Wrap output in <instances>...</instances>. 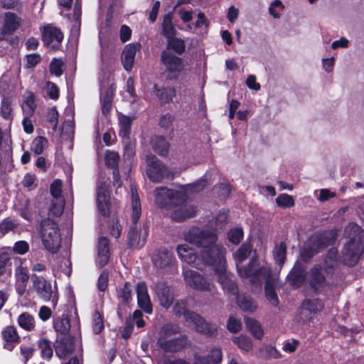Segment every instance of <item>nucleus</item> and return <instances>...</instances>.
<instances>
[{"label":"nucleus","mask_w":364,"mask_h":364,"mask_svg":"<svg viewBox=\"0 0 364 364\" xmlns=\"http://www.w3.org/2000/svg\"><path fill=\"white\" fill-rule=\"evenodd\" d=\"M226 220L225 210H220L216 218L208 221L205 229L193 227L185 235L186 241L201 247V258L198 257L188 245H178L177 253L181 260L197 268H199L200 259L210 265L218 275L223 289L235 294L237 292L236 285L226 269V250L216 243V232L223 230Z\"/></svg>","instance_id":"1"},{"label":"nucleus","mask_w":364,"mask_h":364,"mask_svg":"<svg viewBox=\"0 0 364 364\" xmlns=\"http://www.w3.org/2000/svg\"><path fill=\"white\" fill-rule=\"evenodd\" d=\"M206 182L200 179L193 184L176 188H157L154 191L155 201L162 208L169 210L170 218L179 222L194 217L197 213L195 205L185 203L192 192L203 189Z\"/></svg>","instance_id":"2"},{"label":"nucleus","mask_w":364,"mask_h":364,"mask_svg":"<svg viewBox=\"0 0 364 364\" xmlns=\"http://www.w3.org/2000/svg\"><path fill=\"white\" fill-rule=\"evenodd\" d=\"M251 250L250 245L243 244L235 252L234 259L237 272L241 277L249 278L251 282H260L265 277V273L262 274V272L266 270L268 266L259 264L256 259H252L247 267L241 265L242 262L250 256Z\"/></svg>","instance_id":"3"},{"label":"nucleus","mask_w":364,"mask_h":364,"mask_svg":"<svg viewBox=\"0 0 364 364\" xmlns=\"http://www.w3.org/2000/svg\"><path fill=\"white\" fill-rule=\"evenodd\" d=\"M345 234L350 241L343 247V260L348 265H353L364 250V231L359 225L350 223L346 228Z\"/></svg>","instance_id":"4"},{"label":"nucleus","mask_w":364,"mask_h":364,"mask_svg":"<svg viewBox=\"0 0 364 364\" xmlns=\"http://www.w3.org/2000/svg\"><path fill=\"white\" fill-rule=\"evenodd\" d=\"M186 342V336L180 333L177 325L166 324L159 331L157 344L166 351L174 352L183 348Z\"/></svg>","instance_id":"5"},{"label":"nucleus","mask_w":364,"mask_h":364,"mask_svg":"<svg viewBox=\"0 0 364 364\" xmlns=\"http://www.w3.org/2000/svg\"><path fill=\"white\" fill-rule=\"evenodd\" d=\"M174 311L178 315H183L187 323L194 325L196 331L206 337L214 336L217 332L215 325L206 322L200 315L189 311L187 309L186 301H177L173 306Z\"/></svg>","instance_id":"6"},{"label":"nucleus","mask_w":364,"mask_h":364,"mask_svg":"<svg viewBox=\"0 0 364 364\" xmlns=\"http://www.w3.org/2000/svg\"><path fill=\"white\" fill-rule=\"evenodd\" d=\"M41 235L44 247L50 252H56L61 243V235L58 225L50 219L43 220Z\"/></svg>","instance_id":"7"},{"label":"nucleus","mask_w":364,"mask_h":364,"mask_svg":"<svg viewBox=\"0 0 364 364\" xmlns=\"http://www.w3.org/2000/svg\"><path fill=\"white\" fill-rule=\"evenodd\" d=\"M146 163L147 176L153 182L159 183L164 178H171L173 177V173L155 156L152 154L147 155Z\"/></svg>","instance_id":"8"},{"label":"nucleus","mask_w":364,"mask_h":364,"mask_svg":"<svg viewBox=\"0 0 364 364\" xmlns=\"http://www.w3.org/2000/svg\"><path fill=\"white\" fill-rule=\"evenodd\" d=\"M183 275L186 285L190 288L200 291H211V281L200 273L193 269H184Z\"/></svg>","instance_id":"9"},{"label":"nucleus","mask_w":364,"mask_h":364,"mask_svg":"<svg viewBox=\"0 0 364 364\" xmlns=\"http://www.w3.org/2000/svg\"><path fill=\"white\" fill-rule=\"evenodd\" d=\"M33 288L41 298L47 301L51 300L53 306L58 303V292L55 287H53L50 282L42 277L36 276L33 279Z\"/></svg>","instance_id":"10"},{"label":"nucleus","mask_w":364,"mask_h":364,"mask_svg":"<svg viewBox=\"0 0 364 364\" xmlns=\"http://www.w3.org/2000/svg\"><path fill=\"white\" fill-rule=\"evenodd\" d=\"M97 203L100 213L106 216L109 213V191L107 181H100L97 188Z\"/></svg>","instance_id":"11"},{"label":"nucleus","mask_w":364,"mask_h":364,"mask_svg":"<svg viewBox=\"0 0 364 364\" xmlns=\"http://www.w3.org/2000/svg\"><path fill=\"white\" fill-rule=\"evenodd\" d=\"M161 61L166 70L168 72L170 77H176L183 69L181 59L168 51L162 53Z\"/></svg>","instance_id":"12"},{"label":"nucleus","mask_w":364,"mask_h":364,"mask_svg":"<svg viewBox=\"0 0 364 364\" xmlns=\"http://www.w3.org/2000/svg\"><path fill=\"white\" fill-rule=\"evenodd\" d=\"M223 353L219 348H214L211 350L208 357L200 356L198 354L194 355L193 364H218L222 361ZM167 364H186L181 360H176L168 362Z\"/></svg>","instance_id":"13"},{"label":"nucleus","mask_w":364,"mask_h":364,"mask_svg":"<svg viewBox=\"0 0 364 364\" xmlns=\"http://www.w3.org/2000/svg\"><path fill=\"white\" fill-rule=\"evenodd\" d=\"M141 48V45L138 42L131 43L124 46L122 53V63L127 71L132 69L135 56L138 52H140Z\"/></svg>","instance_id":"14"},{"label":"nucleus","mask_w":364,"mask_h":364,"mask_svg":"<svg viewBox=\"0 0 364 364\" xmlns=\"http://www.w3.org/2000/svg\"><path fill=\"white\" fill-rule=\"evenodd\" d=\"M151 289L156 294L159 303L163 307L168 309L171 306L173 297L169 287L165 283H155L151 287Z\"/></svg>","instance_id":"15"},{"label":"nucleus","mask_w":364,"mask_h":364,"mask_svg":"<svg viewBox=\"0 0 364 364\" xmlns=\"http://www.w3.org/2000/svg\"><path fill=\"white\" fill-rule=\"evenodd\" d=\"M136 291L139 306L146 313L151 314L152 312V305L146 284L144 282L138 283L136 287Z\"/></svg>","instance_id":"16"},{"label":"nucleus","mask_w":364,"mask_h":364,"mask_svg":"<svg viewBox=\"0 0 364 364\" xmlns=\"http://www.w3.org/2000/svg\"><path fill=\"white\" fill-rule=\"evenodd\" d=\"M329 240L326 237L321 234H315L309 240L306 248L304 250V256L311 257L317 252L321 248L328 245Z\"/></svg>","instance_id":"17"},{"label":"nucleus","mask_w":364,"mask_h":364,"mask_svg":"<svg viewBox=\"0 0 364 364\" xmlns=\"http://www.w3.org/2000/svg\"><path fill=\"white\" fill-rule=\"evenodd\" d=\"M74 350L73 339L70 336H65L56 341L55 353L57 356L63 359L72 354Z\"/></svg>","instance_id":"18"},{"label":"nucleus","mask_w":364,"mask_h":364,"mask_svg":"<svg viewBox=\"0 0 364 364\" xmlns=\"http://www.w3.org/2000/svg\"><path fill=\"white\" fill-rule=\"evenodd\" d=\"M21 25V18L15 14L6 12L4 16V24L1 28V34L11 35L16 31Z\"/></svg>","instance_id":"19"},{"label":"nucleus","mask_w":364,"mask_h":364,"mask_svg":"<svg viewBox=\"0 0 364 364\" xmlns=\"http://www.w3.org/2000/svg\"><path fill=\"white\" fill-rule=\"evenodd\" d=\"M109 259V241L106 237H100L97 245V257L96 262L102 267L107 264Z\"/></svg>","instance_id":"20"},{"label":"nucleus","mask_w":364,"mask_h":364,"mask_svg":"<svg viewBox=\"0 0 364 364\" xmlns=\"http://www.w3.org/2000/svg\"><path fill=\"white\" fill-rule=\"evenodd\" d=\"M42 38L45 44L50 45L54 42L60 43L63 38V35L58 28L46 26L43 27Z\"/></svg>","instance_id":"21"},{"label":"nucleus","mask_w":364,"mask_h":364,"mask_svg":"<svg viewBox=\"0 0 364 364\" xmlns=\"http://www.w3.org/2000/svg\"><path fill=\"white\" fill-rule=\"evenodd\" d=\"M262 274L265 273V277L263 278L260 282H258L261 283L262 280H264V279L266 280V284H265L266 297L273 306H277L279 303V300H278L277 296L273 289L274 279H272L271 277L269 267L266 269V270H264L263 272H262ZM257 282H256L255 283H257Z\"/></svg>","instance_id":"22"},{"label":"nucleus","mask_w":364,"mask_h":364,"mask_svg":"<svg viewBox=\"0 0 364 364\" xmlns=\"http://www.w3.org/2000/svg\"><path fill=\"white\" fill-rule=\"evenodd\" d=\"M2 337L4 341V348L9 350H12L19 340L16 329L14 326L6 327L2 331Z\"/></svg>","instance_id":"23"},{"label":"nucleus","mask_w":364,"mask_h":364,"mask_svg":"<svg viewBox=\"0 0 364 364\" xmlns=\"http://www.w3.org/2000/svg\"><path fill=\"white\" fill-rule=\"evenodd\" d=\"M146 232L139 231L136 226L132 227L128 233V244L132 247H141L145 242Z\"/></svg>","instance_id":"24"},{"label":"nucleus","mask_w":364,"mask_h":364,"mask_svg":"<svg viewBox=\"0 0 364 364\" xmlns=\"http://www.w3.org/2000/svg\"><path fill=\"white\" fill-rule=\"evenodd\" d=\"M131 193H132V215L131 219L134 224H135L139 219L141 213V207L139 200V197L136 193L135 186L131 185Z\"/></svg>","instance_id":"25"},{"label":"nucleus","mask_w":364,"mask_h":364,"mask_svg":"<svg viewBox=\"0 0 364 364\" xmlns=\"http://www.w3.org/2000/svg\"><path fill=\"white\" fill-rule=\"evenodd\" d=\"M153 262L156 267L164 268L170 265L173 261V255L168 250H162L153 256Z\"/></svg>","instance_id":"26"},{"label":"nucleus","mask_w":364,"mask_h":364,"mask_svg":"<svg viewBox=\"0 0 364 364\" xmlns=\"http://www.w3.org/2000/svg\"><path fill=\"white\" fill-rule=\"evenodd\" d=\"M321 267H315L311 270V277L310 280L311 287L316 291H322L324 287V276Z\"/></svg>","instance_id":"27"},{"label":"nucleus","mask_w":364,"mask_h":364,"mask_svg":"<svg viewBox=\"0 0 364 364\" xmlns=\"http://www.w3.org/2000/svg\"><path fill=\"white\" fill-rule=\"evenodd\" d=\"M153 89L161 103H167L172 101L175 96V90L171 87L159 88L157 85H153Z\"/></svg>","instance_id":"28"},{"label":"nucleus","mask_w":364,"mask_h":364,"mask_svg":"<svg viewBox=\"0 0 364 364\" xmlns=\"http://www.w3.org/2000/svg\"><path fill=\"white\" fill-rule=\"evenodd\" d=\"M118 119L119 126V135L122 137V139L128 140L130 134L132 119L129 116L120 113L118 114Z\"/></svg>","instance_id":"29"},{"label":"nucleus","mask_w":364,"mask_h":364,"mask_svg":"<svg viewBox=\"0 0 364 364\" xmlns=\"http://www.w3.org/2000/svg\"><path fill=\"white\" fill-rule=\"evenodd\" d=\"M173 14L169 12L164 17L162 23V34L167 38L174 36L176 30L172 23Z\"/></svg>","instance_id":"30"},{"label":"nucleus","mask_w":364,"mask_h":364,"mask_svg":"<svg viewBox=\"0 0 364 364\" xmlns=\"http://www.w3.org/2000/svg\"><path fill=\"white\" fill-rule=\"evenodd\" d=\"M305 277L304 271L297 267H294L287 277L290 284L294 287L300 286L305 280Z\"/></svg>","instance_id":"31"},{"label":"nucleus","mask_w":364,"mask_h":364,"mask_svg":"<svg viewBox=\"0 0 364 364\" xmlns=\"http://www.w3.org/2000/svg\"><path fill=\"white\" fill-rule=\"evenodd\" d=\"M18 323L20 327L28 331H33L36 326L34 317L27 312L18 316Z\"/></svg>","instance_id":"32"},{"label":"nucleus","mask_w":364,"mask_h":364,"mask_svg":"<svg viewBox=\"0 0 364 364\" xmlns=\"http://www.w3.org/2000/svg\"><path fill=\"white\" fill-rule=\"evenodd\" d=\"M36 108L35 97L33 93L28 92L24 96L22 104V109L23 112L28 117L33 114Z\"/></svg>","instance_id":"33"},{"label":"nucleus","mask_w":364,"mask_h":364,"mask_svg":"<svg viewBox=\"0 0 364 364\" xmlns=\"http://www.w3.org/2000/svg\"><path fill=\"white\" fill-rule=\"evenodd\" d=\"M154 150L159 154L164 156L168 153V144L166 139L162 136H155L151 140Z\"/></svg>","instance_id":"34"},{"label":"nucleus","mask_w":364,"mask_h":364,"mask_svg":"<svg viewBox=\"0 0 364 364\" xmlns=\"http://www.w3.org/2000/svg\"><path fill=\"white\" fill-rule=\"evenodd\" d=\"M245 322L247 329L256 338H262L263 336V331L260 324L256 320L246 317L245 318Z\"/></svg>","instance_id":"35"},{"label":"nucleus","mask_w":364,"mask_h":364,"mask_svg":"<svg viewBox=\"0 0 364 364\" xmlns=\"http://www.w3.org/2000/svg\"><path fill=\"white\" fill-rule=\"evenodd\" d=\"M237 303L240 308L245 311L252 312L257 308L256 302L249 296H238Z\"/></svg>","instance_id":"36"},{"label":"nucleus","mask_w":364,"mask_h":364,"mask_svg":"<svg viewBox=\"0 0 364 364\" xmlns=\"http://www.w3.org/2000/svg\"><path fill=\"white\" fill-rule=\"evenodd\" d=\"M234 343L244 352H249L252 348V343L249 337L245 335H240L237 337H234L232 339Z\"/></svg>","instance_id":"37"},{"label":"nucleus","mask_w":364,"mask_h":364,"mask_svg":"<svg viewBox=\"0 0 364 364\" xmlns=\"http://www.w3.org/2000/svg\"><path fill=\"white\" fill-rule=\"evenodd\" d=\"M304 310H306L310 313H316L323 308V302L319 299H306L302 304Z\"/></svg>","instance_id":"38"},{"label":"nucleus","mask_w":364,"mask_h":364,"mask_svg":"<svg viewBox=\"0 0 364 364\" xmlns=\"http://www.w3.org/2000/svg\"><path fill=\"white\" fill-rule=\"evenodd\" d=\"M16 277L17 279L18 283H22V287H17V291L19 294H22L24 291L25 285L24 284L28 281V271L26 269L19 267L16 270Z\"/></svg>","instance_id":"39"},{"label":"nucleus","mask_w":364,"mask_h":364,"mask_svg":"<svg viewBox=\"0 0 364 364\" xmlns=\"http://www.w3.org/2000/svg\"><path fill=\"white\" fill-rule=\"evenodd\" d=\"M48 140L44 136H38L32 142L31 150L36 154H41L48 146Z\"/></svg>","instance_id":"40"},{"label":"nucleus","mask_w":364,"mask_h":364,"mask_svg":"<svg viewBox=\"0 0 364 364\" xmlns=\"http://www.w3.org/2000/svg\"><path fill=\"white\" fill-rule=\"evenodd\" d=\"M68 118L64 121L62 126V132L63 134H67L68 137L72 136L74 133V118L72 110H69Z\"/></svg>","instance_id":"41"},{"label":"nucleus","mask_w":364,"mask_h":364,"mask_svg":"<svg viewBox=\"0 0 364 364\" xmlns=\"http://www.w3.org/2000/svg\"><path fill=\"white\" fill-rule=\"evenodd\" d=\"M65 201L63 198L53 200L49 209V215L59 217L63 212Z\"/></svg>","instance_id":"42"},{"label":"nucleus","mask_w":364,"mask_h":364,"mask_svg":"<svg viewBox=\"0 0 364 364\" xmlns=\"http://www.w3.org/2000/svg\"><path fill=\"white\" fill-rule=\"evenodd\" d=\"M286 245L284 243L281 242L279 245H277L274 250V257L275 261L279 264L281 267L284 264L286 259Z\"/></svg>","instance_id":"43"},{"label":"nucleus","mask_w":364,"mask_h":364,"mask_svg":"<svg viewBox=\"0 0 364 364\" xmlns=\"http://www.w3.org/2000/svg\"><path fill=\"white\" fill-rule=\"evenodd\" d=\"M38 347L43 358H50L53 355V348L50 342L45 338L38 341Z\"/></svg>","instance_id":"44"},{"label":"nucleus","mask_w":364,"mask_h":364,"mask_svg":"<svg viewBox=\"0 0 364 364\" xmlns=\"http://www.w3.org/2000/svg\"><path fill=\"white\" fill-rule=\"evenodd\" d=\"M168 46L179 54L182 53L185 50L184 41L181 38H174L173 36L168 38Z\"/></svg>","instance_id":"45"},{"label":"nucleus","mask_w":364,"mask_h":364,"mask_svg":"<svg viewBox=\"0 0 364 364\" xmlns=\"http://www.w3.org/2000/svg\"><path fill=\"white\" fill-rule=\"evenodd\" d=\"M12 107L11 101L8 98L4 97L1 107V114L6 119H11Z\"/></svg>","instance_id":"46"},{"label":"nucleus","mask_w":364,"mask_h":364,"mask_svg":"<svg viewBox=\"0 0 364 364\" xmlns=\"http://www.w3.org/2000/svg\"><path fill=\"white\" fill-rule=\"evenodd\" d=\"M124 144V157L127 159H131L135 154V142L128 138V140L123 139Z\"/></svg>","instance_id":"47"},{"label":"nucleus","mask_w":364,"mask_h":364,"mask_svg":"<svg viewBox=\"0 0 364 364\" xmlns=\"http://www.w3.org/2000/svg\"><path fill=\"white\" fill-rule=\"evenodd\" d=\"M277 204L280 207L289 208L294 205V199L287 194H280L276 198Z\"/></svg>","instance_id":"48"},{"label":"nucleus","mask_w":364,"mask_h":364,"mask_svg":"<svg viewBox=\"0 0 364 364\" xmlns=\"http://www.w3.org/2000/svg\"><path fill=\"white\" fill-rule=\"evenodd\" d=\"M243 237V231L242 229L236 228L230 230L228 237L230 242L233 244L237 245Z\"/></svg>","instance_id":"49"},{"label":"nucleus","mask_w":364,"mask_h":364,"mask_svg":"<svg viewBox=\"0 0 364 364\" xmlns=\"http://www.w3.org/2000/svg\"><path fill=\"white\" fill-rule=\"evenodd\" d=\"M117 294L123 302L129 303V300L132 299V290L130 285L126 283L122 288L117 291Z\"/></svg>","instance_id":"50"},{"label":"nucleus","mask_w":364,"mask_h":364,"mask_svg":"<svg viewBox=\"0 0 364 364\" xmlns=\"http://www.w3.org/2000/svg\"><path fill=\"white\" fill-rule=\"evenodd\" d=\"M124 97L131 103H133L135 101L136 96L134 89V80L132 77L128 78L127 80V90Z\"/></svg>","instance_id":"51"},{"label":"nucleus","mask_w":364,"mask_h":364,"mask_svg":"<svg viewBox=\"0 0 364 364\" xmlns=\"http://www.w3.org/2000/svg\"><path fill=\"white\" fill-rule=\"evenodd\" d=\"M284 9V5L280 0H274L269 8V14L274 18H279L280 12Z\"/></svg>","instance_id":"52"},{"label":"nucleus","mask_w":364,"mask_h":364,"mask_svg":"<svg viewBox=\"0 0 364 364\" xmlns=\"http://www.w3.org/2000/svg\"><path fill=\"white\" fill-rule=\"evenodd\" d=\"M62 181L59 179L55 180L50 185V193L54 200L63 198L61 196Z\"/></svg>","instance_id":"53"},{"label":"nucleus","mask_w":364,"mask_h":364,"mask_svg":"<svg viewBox=\"0 0 364 364\" xmlns=\"http://www.w3.org/2000/svg\"><path fill=\"white\" fill-rule=\"evenodd\" d=\"M93 331L95 333H99L104 328L102 317L99 312H95L93 314Z\"/></svg>","instance_id":"54"},{"label":"nucleus","mask_w":364,"mask_h":364,"mask_svg":"<svg viewBox=\"0 0 364 364\" xmlns=\"http://www.w3.org/2000/svg\"><path fill=\"white\" fill-rule=\"evenodd\" d=\"M119 159V155L116 152L110 151L106 152L105 162L108 166L115 168L118 164Z\"/></svg>","instance_id":"55"},{"label":"nucleus","mask_w":364,"mask_h":364,"mask_svg":"<svg viewBox=\"0 0 364 364\" xmlns=\"http://www.w3.org/2000/svg\"><path fill=\"white\" fill-rule=\"evenodd\" d=\"M16 227V223L14 220L10 218H6L0 223V232L4 235L11 230H13Z\"/></svg>","instance_id":"56"},{"label":"nucleus","mask_w":364,"mask_h":364,"mask_svg":"<svg viewBox=\"0 0 364 364\" xmlns=\"http://www.w3.org/2000/svg\"><path fill=\"white\" fill-rule=\"evenodd\" d=\"M48 119L53 131H56L58 124V112L55 107H52L48 113Z\"/></svg>","instance_id":"57"},{"label":"nucleus","mask_w":364,"mask_h":364,"mask_svg":"<svg viewBox=\"0 0 364 364\" xmlns=\"http://www.w3.org/2000/svg\"><path fill=\"white\" fill-rule=\"evenodd\" d=\"M63 61L59 59H53L50 65V70L52 74L60 76L63 73Z\"/></svg>","instance_id":"58"},{"label":"nucleus","mask_w":364,"mask_h":364,"mask_svg":"<svg viewBox=\"0 0 364 364\" xmlns=\"http://www.w3.org/2000/svg\"><path fill=\"white\" fill-rule=\"evenodd\" d=\"M337 253L335 250H331L329 253L328 258L325 261V264L323 269L327 271L328 268H333L336 263Z\"/></svg>","instance_id":"59"},{"label":"nucleus","mask_w":364,"mask_h":364,"mask_svg":"<svg viewBox=\"0 0 364 364\" xmlns=\"http://www.w3.org/2000/svg\"><path fill=\"white\" fill-rule=\"evenodd\" d=\"M47 94L52 100H57L59 97V90L57 86L51 82H48L46 85Z\"/></svg>","instance_id":"60"},{"label":"nucleus","mask_w":364,"mask_h":364,"mask_svg":"<svg viewBox=\"0 0 364 364\" xmlns=\"http://www.w3.org/2000/svg\"><path fill=\"white\" fill-rule=\"evenodd\" d=\"M334 65L335 58L333 57L323 58L321 60L322 68L327 73H330L333 70Z\"/></svg>","instance_id":"61"},{"label":"nucleus","mask_w":364,"mask_h":364,"mask_svg":"<svg viewBox=\"0 0 364 364\" xmlns=\"http://www.w3.org/2000/svg\"><path fill=\"white\" fill-rule=\"evenodd\" d=\"M131 36V28L127 25L122 26L119 31V38L122 42L125 43L128 41L130 39Z\"/></svg>","instance_id":"62"},{"label":"nucleus","mask_w":364,"mask_h":364,"mask_svg":"<svg viewBox=\"0 0 364 364\" xmlns=\"http://www.w3.org/2000/svg\"><path fill=\"white\" fill-rule=\"evenodd\" d=\"M108 284V273L106 271H103L98 278L97 287L98 289L103 291L107 287Z\"/></svg>","instance_id":"63"},{"label":"nucleus","mask_w":364,"mask_h":364,"mask_svg":"<svg viewBox=\"0 0 364 364\" xmlns=\"http://www.w3.org/2000/svg\"><path fill=\"white\" fill-rule=\"evenodd\" d=\"M228 328L232 333L238 332L241 329V323L239 320L230 317L228 320Z\"/></svg>","instance_id":"64"}]
</instances>
